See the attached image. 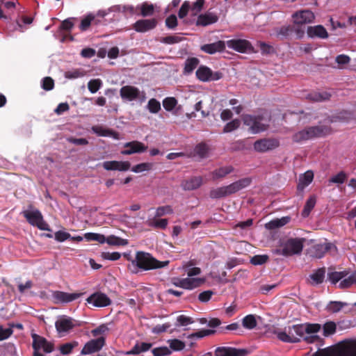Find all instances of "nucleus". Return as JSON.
Returning a JSON list of instances; mask_svg holds the SVG:
<instances>
[{"mask_svg":"<svg viewBox=\"0 0 356 356\" xmlns=\"http://www.w3.org/2000/svg\"><path fill=\"white\" fill-rule=\"evenodd\" d=\"M312 356H356V339H345L334 346L319 349Z\"/></svg>","mask_w":356,"mask_h":356,"instance_id":"1","label":"nucleus"},{"mask_svg":"<svg viewBox=\"0 0 356 356\" xmlns=\"http://www.w3.org/2000/svg\"><path fill=\"white\" fill-rule=\"evenodd\" d=\"M147 108L150 113H157L161 110V104L157 99L152 98L149 100Z\"/></svg>","mask_w":356,"mask_h":356,"instance_id":"50","label":"nucleus"},{"mask_svg":"<svg viewBox=\"0 0 356 356\" xmlns=\"http://www.w3.org/2000/svg\"><path fill=\"white\" fill-rule=\"evenodd\" d=\"M177 104V100L172 97H166L163 100V106L168 111H172Z\"/></svg>","mask_w":356,"mask_h":356,"instance_id":"49","label":"nucleus"},{"mask_svg":"<svg viewBox=\"0 0 356 356\" xmlns=\"http://www.w3.org/2000/svg\"><path fill=\"white\" fill-rule=\"evenodd\" d=\"M251 182L252 179L250 177L241 179L229 185L211 189L209 192V197L211 199H220L229 196L249 186Z\"/></svg>","mask_w":356,"mask_h":356,"instance_id":"3","label":"nucleus"},{"mask_svg":"<svg viewBox=\"0 0 356 356\" xmlns=\"http://www.w3.org/2000/svg\"><path fill=\"white\" fill-rule=\"evenodd\" d=\"M170 347L175 351H179L185 348V343L179 339H172L170 341Z\"/></svg>","mask_w":356,"mask_h":356,"instance_id":"64","label":"nucleus"},{"mask_svg":"<svg viewBox=\"0 0 356 356\" xmlns=\"http://www.w3.org/2000/svg\"><path fill=\"white\" fill-rule=\"evenodd\" d=\"M316 202V199L314 195L310 196L309 198L307 200L304 209L302 211V216L306 218L309 216L311 211L315 207Z\"/></svg>","mask_w":356,"mask_h":356,"instance_id":"41","label":"nucleus"},{"mask_svg":"<svg viewBox=\"0 0 356 356\" xmlns=\"http://www.w3.org/2000/svg\"><path fill=\"white\" fill-rule=\"evenodd\" d=\"M173 213V209L169 205L159 207L156 209L155 217H161L164 216L165 214H172Z\"/></svg>","mask_w":356,"mask_h":356,"instance_id":"59","label":"nucleus"},{"mask_svg":"<svg viewBox=\"0 0 356 356\" xmlns=\"http://www.w3.org/2000/svg\"><path fill=\"white\" fill-rule=\"evenodd\" d=\"M243 124L249 127L252 134H258L268 129L270 118L266 119L263 115L245 114L242 116Z\"/></svg>","mask_w":356,"mask_h":356,"instance_id":"5","label":"nucleus"},{"mask_svg":"<svg viewBox=\"0 0 356 356\" xmlns=\"http://www.w3.org/2000/svg\"><path fill=\"white\" fill-rule=\"evenodd\" d=\"M277 338L286 343H298L300 341V339L296 337L293 332H290L289 330L288 332H280L277 333Z\"/></svg>","mask_w":356,"mask_h":356,"instance_id":"32","label":"nucleus"},{"mask_svg":"<svg viewBox=\"0 0 356 356\" xmlns=\"http://www.w3.org/2000/svg\"><path fill=\"white\" fill-rule=\"evenodd\" d=\"M280 145V142L275 138H262L257 140L254 143V149L258 152H266L276 149Z\"/></svg>","mask_w":356,"mask_h":356,"instance_id":"11","label":"nucleus"},{"mask_svg":"<svg viewBox=\"0 0 356 356\" xmlns=\"http://www.w3.org/2000/svg\"><path fill=\"white\" fill-rule=\"evenodd\" d=\"M323 335L328 337L336 332L337 325L333 321L326 322L323 327Z\"/></svg>","mask_w":356,"mask_h":356,"instance_id":"48","label":"nucleus"},{"mask_svg":"<svg viewBox=\"0 0 356 356\" xmlns=\"http://www.w3.org/2000/svg\"><path fill=\"white\" fill-rule=\"evenodd\" d=\"M307 33L308 37L320 39H326L329 35L325 28L322 25H316L308 26L307 29Z\"/></svg>","mask_w":356,"mask_h":356,"instance_id":"24","label":"nucleus"},{"mask_svg":"<svg viewBox=\"0 0 356 356\" xmlns=\"http://www.w3.org/2000/svg\"><path fill=\"white\" fill-rule=\"evenodd\" d=\"M293 34L294 33L296 39H301L304 37L305 33V26L296 24L294 22L291 24Z\"/></svg>","mask_w":356,"mask_h":356,"instance_id":"46","label":"nucleus"},{"mask_svg":"<svg viewBox=\"0 0 356 356\" xmlns=\"http://www.w3.org/2000/svg\"><path fill=\"white\" fill-rule=\"evenodd\" d=\"M292 17L296 24L305 26L306 24L311 23L314 21L315 16L312 11L304 10L294 13L292 15Z\"/></svg>","mask_w":356,"mask_h":356,"instance_id":"17","label":"nucleus"},{"mask_svg":"<svg viewBox=\"0 0 356 356\" xmlns=\"http://www.w3.org/2000/svg\"><path fill=\"white\" fill-rule=\"evenodd\" d=\"M348 275V272L344 271H334L327 274L328 280L334 284H337L339 280H342Z\"/></svg>","mask_w":356,"mask_h":356,"instance_id":"44","label":"nucleus"},{"mask_svg":"<svg viewBox=\"0 0 356 356\" xmlns=\"http://www.w3.org/2000/svg\"><path fill=\"white\" fill-rule=\"evenodd\" d=\"M86 301L88 304L96 307H107L112 302L111 300L105 293L102 292H95L91 294L86 299Z\"/></svg>","mask_w":356,"mask_h":356,"instance_id":"12","label":"nucleus"},{"mask_svg":"<svg viewBox=\"0 0 356 356\" xmlns=\"http://www.w3.org/2000/svg\"><path fill=\"white\" fill-rule=\"evenodd\" d=\"M92 131L99 136H112L116 138L118 135V134L112 129H105L99 125L92 126Z\"/></svg>","mask_w":356,"mask_h":356,"instance_id":"33","label":"nucleus"},{"mask_svg":"<svg viewBox=\"0 0 356 356\" xmlns=\"http://www.w3.org/2000/svg\"><path fill=\"white\" fill-rule=\"evenodd\" d=\"M137 9H140V15L143 17H148L153 15L154 13V6L153 4H149L147 2L143 3L140 6H138Z\"/></svg>","mask_w":356,"mask_h":356,"instance_id":"42","label":"nucleus"},{"mask_svg":"<svg viewBox=\"0 0 356 356\" xmlns=\"http://www.w3.org/2000/svg\"><path fill=\"white\" fill-rule=\"evenodd\" d=\"M172 283L176 286L191 290L199 286L201 284V282L199 279L197 278H173Z\"/></svg>","mask_w":356,"mask_h":356,"instance_id":"19","label":"nucleus"},{"mask_svg":"<svg viewBox=\"0 0 356 356\" xmlns=\"http://www.w3.org/2000/svg\"><path fill=\"white\" fill-rule=\"evenodd\" d=\"M157 25L155 18L139 19L133 24V29L139 33H145L154 29Z\"/></svg>","mask_w":356,"mask_h":356,"instance_id":"18","label":"nucleus"},{"mask_svg":"<svg viewBox=\"0 0 356 356\" xmlns=\"http://www.w3.org/2000/svg\"><path fill=\"white\" fill-rule=\"evenodd\" d=\"M152 344L151 343L146 342H137L132 348L127 352V355H138L141 353L147 351L152 347Z\"/></svg>","mask_w":356,"mask_h":356,"instance_id":"29","label":"nucleus"},{"mask_svg":"<svg viewBox=\"0 0 356 356\" xmlns=\"http://www.w3.org/2000/svg\"><path fill=\"white\" fill-rule=\"evenodd\" d=\"M104 243L110 245L116 246H124L129 243L127 239L122 238L115 235H110L108 237L104 236Z\"/></svg>","mask_w":356,"mask_h":356,"instance_id":"35","label":"nucleus"},{"mask_svg":"<svg viewBox=\"0 0 356 356\" xmlns=\"http://www.w3.org/2000/svg\"><path fill=\"white\" fill-rule=\"evenodd\" d=\"M157 217H154V218L148 219L146 221V224L151 227L155 229H164L167 227L168 221L167 219H156Z\"/></svg>","mask_w":356,"mask_h":356,"instance_id":"34","label":"nucleus"},{"mask_svg":"<svg viewBox=\"0 0 356 356\" xmlns=\"http://www.w3.org/2000/svg\"><path fill=\"white\" fill-rule=\"evenodd\" d=\"M241 124V121L238 119H234L231 122L227 123L223 128L224 133H229L237 129Z\"/></svg>","mask_w":356,"mask_h":356,"instance_id":"54","label":"nucleus"},{"mask_svg":"<svg viewBox=\"0 0 356 356\" xmlns=\"http://www.w3.org/2000/svg\"><path fill=\"white\" fill-rule=\"evenodd\" d=\"M290 332H293L296 337H302L306 332L305 325L303 324L294 325L292 327H289Z\"/></svg>","mask_w":356,"mask_h":356,"instance_id":"51","label":"nucleus"},{"mask_svg":"<svg viewBox=\"0 0 356 356\" xmlns=\"http://www.w3.org/2000/svg\"><path fill=\"white\" fill-rule=\"evenodd\" d=\"M200 60L195 57L188 58L184 64V73L185 74H191L198 65Z\"/></svg>","mask_w":356,"mask_h":356,"instance_id":"37","label":"nucleus"},{"mask_svg":"<svg viewBox=\"0 0 356 356\" xmlns=\"http://www.w3.org/2000/svg\"><path fill=\"white\" fill-rule=\"evenodd\" d=\"M196 77L202 82L218 81L222 78V73L220 72H213L206 65H200L195 72Z\"/></svg>","mask_w":356,"mask_h":356,"instance_id":"9","label":"nucleus"},{"mask_svg":"<svg viewBox=\"0 0 356 356\" xmlns=\"http://www.w3.org/2000/svg\"><path fill=\"white\" fill-rule=\"evenodd\" d=\"M153 167V164L151 163H141L134 165L131 168V171L136 173L141 172L143 171H149Z\"/></svg>","mask_w":356,"mask_h":356,"instance_id":"53","label":"nucleus"},{"mask_svg":"<svg viewBox=\"0 0 356 356\" xmlns=\"http://www.w3.org/2000/svg\"><path fill=\"white\" fill-rule=\"evenodd\" d=\"M102 85V81L99 79H91L88 83V88L91 93L97 92Z\"/></svg>","mask_w":356,"mask_h":356,"instance_id":"52","label":"nucleus"},{"mask_svg":"<svg viewBox=\"0 0 356 356\" xmlns=\"http://www.w3.org/2000/svg\"><path fill=\"white\" fill-rule=\"evenodd\" d=\"M257 321L254 315L249 314L245 316L242 321L243 326L248 330H252L257 326Z\"/></svg>","mask_w":356,"mask_h":356,"instance_id":"43","label":"nucleus"},{"mask_svg":"<svg viewBox=\"0 0 356 356\" xmlns=\"http://www.w3.org/2000/svg\"><path fill=\"white\" fill-rule=\"evenodd\" d=\"M81 323L67 316H60L55 323V327L59 334H66L76 327H79Z\"/></svg>","mask_w":356,"mask_h":356,"instance_id":"8","label":"nucleus"},{"mask_svg":"<svg viewBox=\"0 0 356 356\" xmlns=\"http://www.w3.org/2000/svg\"><path fill=\"white\" fill-rule=\"evenodd\" d=\"M27 222L40 230L50 231L49 225L44 220L42 213L38 209L25 210L22 212Z\"/></svg>","mask_w":356,"mask_h":356,"instance_id":"7","label":"nucleus"},{"mask_svg":"<svg viewBox=\"0 0 356 356\" xmlns=\"http://www.w3.org/2000/svg\"><path fill=\"white\" fill-rule=\"evenodd\" d=\"M268 260V256L266 254L262 255H254L250 259V262L253 265H262L267 262Z\"/></svg>","mask_w":356,"mask_h":356,"instance_id":"58","label":"nucleus"},{"mask_svg":"<svg viewBox=\"0 0 356 356\" xmlns=\"http://www.w3.org/2000/svg\"><path fill=\"white\" fill-rule=\"evenodd\" d=\"M216 331L215 330H202L200 331L192 333L189 335V338L194 339V338H202L206 336H209L215 334Z\"/></svg>","mask_w":356,"mask_h":356,"instance_id":"56","label":"nucleus"},{"mask_svg":"<svg viewBox=\"0 0 356 356\" xmlns=\"http://www.w3.org/2000/svg\"><path fill=\"white\" fill-rule=\"evenodd\" d=\"M120 95L122 99L131 102L140 97V92L136 87L124 86L120 88Z\"/></svg>","mask_w":356,"mask_h":356,"instance_id":"21","label":"nucleus"},{"mask_svg":"<svg viewBox=\"0 0 356 356\" xmlns=\"http://www.w3.org/2000/svg\"><path fill=\"white\" fill-rule=\"evenodd\" d=\"M82 293H69L64 291H56L53 293V298L59 302L67 303L74 301L81 297Z\"/></svg>","mask_w":356,"mask_h":356,"instance_id":"23","label":"nucleus"},{"mask_svg":"<svg viewBox=\"0 0 356 356\" xmlns=\"http://www.w3.org/2000/svg\"><path fill=\"white\" fill-rule=\"evenodd\" d=\"M346 178H347V176H346V173L343 171H341L336 175L332 177L329 179V181L330 183H334V184H343L346 181Z\"/></svg>","mask_w":356,"mask_h":356,"instance_id":"61","label":"nucleus"},{"mask_svg":"<svg viewBox=\"0 0 356 356\" xmlns=\"http://www.w3.org/2000/svg\"><path fill=\"white\" fill-rule=\"evenodd\" d=\"M331 94L323 91V92H311L307 95V99L312 102H320L330 99Z\"/></svg>","mask_w":356,"mask_h":356,"instance_id":"31","label":"nucleus"},{"mask_svg":"<svg viewBox=\"0 0 356 356\" xmlns=\"http://www.w3.org/2000/svg\"><path fill=\"white\" fill-rule=\"evenodd\" d=\"M325 269L324 268H318L314 273L310 275V278L313 281L312 284H320L323 282Z\"/></svg>","mask_w":356,"mask_h":356,"instance_id":"40","label":"nucleus"},{"mask_svg":"<svg viewBox=\"0 0 356 356\" xmlns=\"http://www.w3.org/2000/svg\"><path fill=\"white\" fill-rule=\"evenodd\" d=\"M218 20V17L215 13L207 12L206 13L201 14L197 17L196 25L207 26L217 22Z\"/></svg>","mask_w":356,"mask_h":356,"instance_id":"25","label":"nucleus"},{"mask_svg":"<svg viewBox=\"0 0 356 356\" xmlns=\"http://www.w3.org/2000/svg\"><path fill=\"white\" fill-rule=\"evenodd\" d=\"M233 171L234 168L232 165L220 167L212 172L213 179L223 178Z\"/></svg>","mask_w":356,"mask_h":356,"instance_id":"30","label":"nucleus"},{"mask_svg":"<svg viewBox=\"0 0 356 356\" xmlns=\"http://www.w3.org/2000/svg\"><path fill=\"white\" fill-rule=\"evenodd\" d=\"M105 344V338L100 337L95 339H91L88 341L83 346L81 354L89 355L98 352L100 350Z\"/></svg>","mask_w":356,"mask_h":356,"instance_id":"14","label":"nucleus"},{"mask_svg":"<svg viewBox=\"0 0 356 356\" xmlns=\"http://www.w3.org/2000/svg\"><path fill=\"white\" fill-rule=\"evenodd\" d=\"M202 184L201 177H193L181 182V187L184 191H193L198 188Z\"/></svg>","mask_w":356,"mask_h":356,"instance_id":"26","label":"nucleus"},{"mask_svg":"<svg viewBox=\"0 0 356 356\" xmlns=\"http://www.w3.org/2000/svg\"><path fill=\"white\" fill-rule=\"evenodd\" d=\"M257 45L263 55L270 54L273 52V47L264 42L258 41Z\"/></svg>","mask_w":356,"mask_h":356,"instance_id":"60","label":"nucleus"},{"mask_svg":"<svg viewBox=\"0 0 356 356\" xmlns=\"http://www.w3.org/2000/svg\"><path fill=\"white\" fill-rule=\"evenodd\" d=\"M226 44L229 49L239 53L245 54L256 52L250 42L245 39H232L227 40Z\"/></svg>","mask_w":356,"mask_h":356,"instance_id":"10","label":"nucleus"},{"mask_svg":"<svg viewBox=\"0 0 356 356\" xmlns=\"http://www.w3.org/2000/svg\"><path fill=\"white\" fill-rule=\"evenodd\" d=\"M332 133V129L330 126L319 124L305 128L293 134L292 139L293 142L300 143L315 138L325 137Z\"/></svg>","mask_w":356,"mask_h":356,"instance_id":"2","label":"nucleus"},{"mask_svg":"<svg viewBox=\"0 0 356 356\" xmlns=\"http://www.w3.org/2000/svg\"><path fill=\"white\" fill-rule=\"evenodd\" d=\"M92 22H94L95 24H97L99 23V20L95 19V15L94 14L90 13L87 15L81 22L79 28L81 31H86L89 26H90Z\"/></svg>","mask_w":356,"mask_h":356,"instance_id":"39","label":"nucleus"},{"mask_svg":"<svg viewBox=\"0 0 356 356\" xmlns=\"http://www.w3.org/2000/svg\"><path fill=\"white\" fill-rule=\"evenodd\" d=\"M291 218L289 216H284L281 218H275L266 223L265 227L269 230L275 229L284 226L289 222Z\"/></svg>","mask_w":356,"mask_h":356,"instance_id":"28","label":"nucleus"},{"mask_svg":"<svg viewBox=\"0 0 356 356\" xmlns=\"http://www.w3.org/2000/svg\"><path fill=\"white\" fill-rule=\"evenodd\" d=\"M314 179V173L311 170L305 172L299 177V181L297 186L298 191H303L305 187L309 186Z\"/></svg>","mask_w":356,"mask_h":356,"instance_id":"27","label":"nucleus"},{"mask_svg":"<svg viewBox=\"0 0 356 356\" xmlns=\"http://www.w3.org/2000/svg\"><path fill=\"white\" fill-rule=\"evenodd\" d=\"M134 263L138 268L144 270H149L164 268L169 264V261H161L150 253L139 251L136 252L135 261H133V264Z\"/></svg>","mask_w":356,"mask_h":356,"instance_id":"4","label":"nucleus"},{"mask_svg":"<svg viewBox=\"0 0 356 356\" xmlns=\"http://www.w3.org/2000/svg\"><path fill=\"white\" fill-rule=\"evenodd\" d=\"M33 348L34 350H40L41 348L45 353H49L54 350V344L49 342L44 337L39 336L36 334H32Z\"/></svg>","mask_w":356,"mask_h":356,"instance_id":"13","label":"nucleus"},{"mask_svg":"<svg viewBox=\"0 0 356 356\" xmlns=\"http://www.w3.org/2000/svg\"><path fill=\"white\" fill-rule=\"evenodd\" d=\"M332 250H337V247L332 243H324L316 244L312 248L311 253L312 257L321 259L324 257L325 254Z\"/></svg>","mask_w":356,"mask_h":356,"instance_id":"16","label":"nucleus"},{"mask_svg":"<svg viewBox=\"0 0 356 356\" xmlns=\"http://www.w3.org/2000/svg\"><path fill=\"white\" fill-rule=\"evenodd\" d=\"M87 241H97L101 244L104 243V235L97 233L88 232L84 234Z\"/></svg>","mask_w":356,"mask_h":356,"instance_id":"47","label":"nucleus"},{"mask_svg":"<svg viewBox=\"0 0 356 356\" xmlns=\"http://www.w3.org/2000/svg\"><path fill=\"white\" fill-rule=\"evenodd\" d=\"M248 350L232 347H218L215 350V356H246Z\"/></svg>","mask_w":356,"mask_h":356,"instance_id":"20","label":"nucleus"},{"mask_svg":"<svg viewBox=\"0 0 356 356\" xmlns=\"http://www.w3.org/2000/svg\"><path fill=\"white\" fill-rule=\"evenodd\" d=\"M54 87V81L50 76H46L42 80V88L44 90H51Z\"/></svg>","mask_w":356,"mask_h":356,"instance_id":"63","label":"nucleus"},{"mask_svg":"<svg viewBox=\"0 0 356 356\" xmlns=\"http://www.w3.org/2000/svg\"><path fill=\"white\" fill-rule=\"evenodd\" d=\"M304 238H291L282 241L280 248L274 250V252L279 255L285 257L300 254L303 249Z\"/></svg>","mask_w":356,"mask_h":356,"instance_id":"6","label":"nucleus"},{"mask_svg":"<svg viewBox=\"0 0 356 356\" xmlns=\"http://www.w3.org/2000/svg\"><path fill=\"white\" fill-rule=\"evenodd\" d=\"M226 43L222 40H218L216 42L203 44L200 47V50L208 54H214L217 52L225 51Z\"/></svg>","mask_w":356,"mask_h":356,"instance_id":"22","label":"nucleus"},{"mask_svg":"<svg viewBox=\"0 0 356 356\" xmlns=\"http://www.w3.org/2000/svg\"><path fill=\"white\" fill-rule=\"evenodd\" d=\"M348 303L341 301H330L327 305L325 309L327 312L334 314L339 312Z\"/></svg>","mask_w":356,"mask_h":356,"instance_id":"36","label":"nucleus"},{"mask_svg":"<svg viewBox=\"0 0 356 356\" xmlns=\"http://www.w3.org/2000/svg\"><path fill=\"white\" fill-rule=\"evenodd\" d=\"M183 40V38L179 35H168L166 37L161 38L160 42L167 44H173L180 42Z\"/></svg>","mask_w":356,"mask_h":356,"instance_id":"55","label":"nucleus"},{"mask_svg":"<svg viewBox=\"0 0 356 356\" xmlns=\"http://www.w3.org/2000/svg\"><path fill=\"white\" fill-rule=\"evenodd\" d=\"M209 147L204 143L197 144L194 148V155L198 156L200 159L206 158L208 155Z\"/></svg>","mask_w":356,"mask_h":356,"instance_id":"38","label":"nucleus"},{"mask_svg":"<svg viewBox=\"0 0 356 356\" xmlns=\"http://www.w3.org/2000/svg\"><path fill=\"white\" fill-rule=\"evenodd\" d=\"M154 356H166L171 354V350L166 346L155 348L152 350Z\"/></svg>","mask_w":356,"mask_h":356,"instance_id":"57","label":"nucleus"},{"mask_svg":"<svg viewBox=\"0 0 356 356\" xmlns=\"http://www.w3.org/2000/svg\"><path fill=\"white\" fill-rule=\"evenodd\" d=\"M147 149V146L145 145L143 143L134 140L126 143L124 145V149L121 151V154L122 155H130L135 153L144 152Z\"/></svg>","mask_w":356,"mask_h":356,"instance_id":"15","label":"nucleus"},{"mask_svg":"<svg viewBox=\"0 0 356 356\" xmlns=\"http://www.w3.org/2000/svg\"><path fill=\"white\" fill-rule=\"evenodd\" d=\"M353 284H356V270L347 278L343 279L339 286L340 289H347Z\"/></svg>","mask_w":356,"mask_h":356,"instance_id":"45","label":"nucleus"},{"mask_svg":"<svg viewBox=\"0 0 356 356\" xmlns=\"http://www.w3.org/2000/svg\"><path fill=\"white\" fill-rule=\"evenodd\" d=\"M78 345V343L74 341V342H72V343H64L60 347V353L63 354V355H68L70 354L72 350H73V348L76 346Z\"/></svg>","mask_w":356,"mask_h":356,"instance_id":"62","label":"nucleus"}]
</instances>
